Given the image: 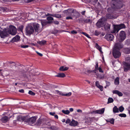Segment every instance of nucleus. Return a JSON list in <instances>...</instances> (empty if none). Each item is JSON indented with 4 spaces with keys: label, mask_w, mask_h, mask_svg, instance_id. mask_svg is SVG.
Returning <instances> with one entry per match:
<instances>
[{
    "label": "nucleus",
    "mask_w": 130,
    "mask_h": 130,
    "mask_svg": "<svg viewBox=\"0 0 130 130\" xmlns=\"http://www.w3.org/2000/svg\"><path fill=\"white\" fill-rule=\"evenodd\" d=\"M113 25V30L111 31V33H117L120 29L126 28L125 26L123 23L119 25Z\"/></svg>",
    "instance_id": "f257e3e1"
},
{
    "label": "nucleus",
    "mask_w": 130,
    "mask_h": 130,
    "mask_svg": "<svg viewBox=\"0 0 130 130\" xmlns=\"http://www.w3.org/2000/svg\"><path fill=\"white\" fill-rule=\"evenodd\" d=\"M34 32V29L32 26L28 25L25 28V33L27 35H30Z\"/></svg>",
    "instance_id": "f03ea898"
},
{
    "label": "nucleus",
    "mask_w": 130,
    "mask_h": 130,
    "mask_svg": "<svg viewBox=\"0 0 130 130\" xmlns=\"http://www.w3.org/2000/svg\"><path fill=\"white\" fill-rule=\"evenodd\" d=\"M8 30V32L9 34L13 35H15L17 33V29L16 27L12 25H10L9 28H7Z\"/></svg>",
    "instance_id": "7ed1b4c3"
},
{
    "label": "nucleus",
    "mask_w": 130,
    "mask_h": 130,
    "mask_svg": "<svg viewBox=\"0 0 130 130\" xmlns=\"http://www.w3.org/2000/svg\"><path fill=\"white\" fill-rule=\"evenodd\" d=\"M8 30L7 29H5L3 30H0V36L1 38H4L7 37L8 35Z\"/></svg>",
    "instance_id": "20e7f679"
},
{
    "label": "nucleus",
    "mask_w": 130,
    "mask_h": 130,
    "mask_svg": "<svg viewBox=\"0 0 130 130\" xmlns=\"http://www.w3.org/2000/svg\"><path fill=\"white\" fill-rule=\"evenodd\" d=\"M123 66L124 70L125 72L130 70V63L125 61H123Z\"/></svg>",
    "instance_id": "39448f33"
},
{
    "label": "nucleus",
    "mask_w": 130,
    "mask_h": 130,
    "mask_svg": "<svg viewBox=\"0 0 130 130\" xmlns=\"http://www.w3.org/2000/svg\"><path fill=\"white\" fill-rule=\"evenodd\" d=\"M126 34L125 32L123 31H121L119 34V38L120 42H122L125 39Z\"/></svg>",
    "instance_id": "423d86ee"
},
{
    "label": "nucleus",
    "mask_w": 130,
    "mask_h": 130,
    "mask_svg": "<svg viewBox=\"0 0 130 130\" xmlns=\"http://www.w3.org/2000/svg\"><path fill=\"white\" fill-rule=\"evenodd\" d=\"M120 50L113 49L112 51V55L115 58H119L121 55Z\"/></svg>",
    "instance_id": "0eeeda50"
},
{
    "label": "nucleus",
    "mask_w": 130,
    "mask_h": 130,
    "mask_svg": "<svg viewBox=\"0 0 130 130\" xmlns=\"http://www.w3.org/2000/svg\"><path fill=\"white\" fill-rule=\"evenodd\" d=\"M36 119L37 118L36 116L32 117L29 118H27L26 116V122L30 124H32L35 122Z\"/></svg>",
    "instance_id": "6e6552de"
},
{
    "label": "nucleus",
    "mask_w": 130,
    "mask_h": 130,
    "mask_svg": "<svg viewBox=\"0 0 130 130\" xmlns=\"http://www.w3.org/2000/svg\"><path fill=\"white\" fill-rule=\"evenodd\" d=\"M85 122L88 125L90 124L92 121L95 120V118L94 117L90 118L88 117H86L84 119Z\"/></svg>",
    "instance_id": "1a4fd4ad"
},
{
    "label": "nucleus",
    "mask_w": 130,
    "mask_h": 130,
    "mask_svg": "<svg viewBox=\"0 0 130 130\" xmlns=\"http://www.w3.org/2000/svg\"><path fill=\"white\" fill-rule=\"evenodd\" d=\"M123 47V46L121 43L119 42L115 44L113 49L120 50Z\"/></svg>",
    "instance_id": "9d476101"
},
{
    "label": "nucleus",
    "mask_w": 130,
    "mask_h": 130,
    "mask_svg": "<svg viewBox=\"0 0 130 130\" xmlns=\"http://www.w3.org/2000/svg\"><path fill=\"white\" fill-rule=\"evenodd\" d=\"M33 28L36 32H40L42 30L40 28V25L38 23H35L33 24Z\"/></svg>",
    "instance_id": "9b49d317"
},
{
    "label": "nucleus",
    "mask_w": 130,
    "mask_h": 130,
    "mask_svg": "<svg viewBox=\"0 0 130 130\" xmlns=\"http://www.w3.org/2000/svg\"><path fill=\"white\" fill-rule=\"evenodd\" d=\"M114 36L111 34H106L105 37V38L108 41H112L114 38Z\"/></svg>",
    "instance_id": "f8f14e48"
},
{
    "label": "nucleus",
    "mask_w": 130,
    "mask_h": 130,
    "mask_svg": "<svg viewBox=\"0 0 130 130\" xmlns=\"http://www.w3.org/2000/svg\"><path fill=\"white\" fill-rule=\"evenodd\" d=\"M96 25L97 27L99 28L102 27L104 25V22L102 18L99 20L96 23Z\"/></svg>",
    "instance_id": "ddd939ff"
},
{
    "label": "nucleus",
    "mask_w": 130,
    "mask_h": 130,
    "mask_svg": "<svg viewBox=\"0 0 130 130\" xmlns=\"http://www.w3.org/2000/svg\"><path fill=\"white\" fill-rule=\"evenodd\" d=\"M104 108H103L101 109L97 110L95 111H92L91 112V113L92 114H95L96 113L102 114L104 113Z\"/></svg>",
    "instance_id": "4468645a"
},
{
    "label": "nucleus",
    "mask_w": 130,
    "mask_h": 130,
    "mask_svg": "<svg viewBox=\"0 0 130 130\" xmlns=\"http://www.w3.org/2000/svg\"><path fill=\"white\" fill-rule=\"evenodd\" d=\"M26 116H19L17 117V120L19 121H23L26 122Z\"/></svg>",
    "instance_id": "2eb2a0df"
},
{
    "label": "nucleus",
    "mask_w": 130,
    "mask_h": 130,
    "mask_svg": "<svg viewBox=\"0 0 130 130\" xmlns=\"http://www.w3.org/2000/svg\"><path fill=\"white\" fill-rule=\"evenodd\" d=\"M110 25L108 24H106L104 26L105 31L108 32H109L110 30Z\"/></svg>",
    "instance_id": "dca6fc26"
},
{
    "label": "nucleus",
    "mask_w": 130,
    "mask_h": 130,
    "mask_svg": "<svg viewBox=\"0 0 130 130\" xmlns=\"http://www.w3.org/2000/svg\"><path fill=\"white\" fill-rule=\"evenodd\" d=\"M74 10L73 9H69L66 10H65L64 12L66 13L67 14L71 15L72 13H74Z\"/></svg>",
    "instance_id": "f3484780"
},
{
    "label": "nucleus",
    "mask_w": 130,
    "mask_h": 130,
    "mask_svg": "<svg viewBox=\"0 0 130 130\" xmlns=\"http://www.w3.org/2000/svg\"><path fill=\"white\" fill-rule=\"evenodd\" d=\"M95 86L98 88H99L101 91H102L103 90V87L102 86L100 85L98 81H96L95 82Z\"/></svg>",
    "instance_id": "a211bd4d"
},
{
    "label": "nucleus",
    "mask_w": 130,
    "mask_h": 130,
    "mask_svg": "<svg viewBox=\"0 0 130 130\" xmlns=\"http://www.w3.org/2000/svg\"><path fill=\"white\" fill-rule=\"evenodd\" d=\"M95 70H97V71L98 70L100 72L103 73L104 72L100 67L99 68L98 67V62H96Z\"/></svg>",
    "instance_id": "6ab92c4d"
},
{
    "label": "nucleus",
    "mask_w": 130,
    "mask_h": 130,
    "mask_svg": "<svg viewBox=\"0 0 130 130\" xmlns=\"http://www.w3.org/2000/svg\"><path fill=\"white\" fill-rule=\"evenodd\" d=\"M20 39V36L19 35H17L12 38V42L18 41Z\"/></svg>",
    "instance_id": "aec40b11"
},
{
    "label": "nucleus",
    "mask_w": 130,
    "mask_h": 130,
    "mask_svg": "<svg viewBox=\"0 0 130 130\" xmlns=\"http://www.w3.org/2000/svg\"><path fill=\"white\" fill-rule=\"evenodd\" d=\"M8 118L7 116H5L1 119V121L3 123H6L8 121Z\"/></svg>",
    "instance_id": "412c9836"
},
{
    "label": "nucleus",
    "mask_w": 130,
    "mask_h": 130,
    "mask_svg": "<svg viewBox=\"0 0 130 130\" xmlns=\"http://www.w3.org/2000/svg\"><path fill=\"white\" fill-rule=\"evenodd\" d=\"M113 94H115L118 95L119 96H121L123 95V94L122 93L119 91L117 90H115L113 91Z\"/></svg>",
    "instance_id": "4be33fe9"
},
{
    "label": "nucleus",
    "mask_w": 130,
    "mask_h": 130,
    "mask_svg": "<svg viewBox=\"0 0 130 130\" xmlns=\"http://www.w3.org/2000/svg\"><path fill=\"white\" fill-rule=\"evenodd\" d=\"M77 124L78 122L77 121H75L74 120H72L70 123V125L71 126H75L77 125Z\"/></svg>",
    "instance_id": "5701e85b"
},
{
    "label": "nucleus",
    "mask_w": 130,
    "mask_h": 130,
    "mask_svg": "<svg viewBox=\"0 0 130 130\" xmlns=\"http://www.w3.org/2000/svg\"><path fill=\"white\" fill-rule=\"evenodd\" d=\"M69 68L68 67L61 66L59 69V70L61 71H65L68 69Z\"/></svg>",
    "instance_id": "b1692460"
},
{
    "label": "nucleus",
    "mask_w": 130,
    "mask_h": 130,
    "mask_svg": "<svg viewBox=\"0 0 130 130\" xmlns=\"http://www.w3.org/2000/svg\"><path fill=\"white\" fill-rule=\"evenodd\" d=\"M95 47L97 49L99 50V51L101 53H103V52L102 51V47L101 46H99L98 45V44L97 43H96L95 44Z\"/></svg>",
    "instance_id": "393cba45"
},
{
    "label": "nucleus",
    "mask_w": 130,
    "mask_h": 130,
    "mask_svg": "<svg viewBox=\"0 0 130 130\" xmlns=\"http://www.w3.org/2000/svg\"><path fill=\"white\" fill-rule=\"evenodd\" d=\"M51 16L55 17L56 18L59 19L61 17V14H50Z\"/></svg>",
    "instance_id": "a878e982"
},
{
    "label": "nucleus",
    "mask_w": 130,
    "mask_h": 130,
    "mask_svg": "<svg viewBox=\"0 0 130 130\" xmlns=\"http://www.w3.org/2000/svg\"><path fill=\"white\" fill-rule=\"evenodd\" d=\"M106 17L107 19H113L114 18L112 14H107L106 15Z\"/></svg>",
    "instance_id": "bb28decb"
},
{
    "label": "nucleus",
    "mask_w": 130,
    "mask_h": 130,
    "mask_svg": "<svg viewBox=\"0 0 130 130\" xmlns=\"http://www.w3.org/2000/svg\"><path fill=\"white\" fill-rule=\"evenodd\" d=\"M46 41L44 40H43L41 41H38L37 43L41 45H43L46 44Z\"/></svg>",
    "instance_id": "cd10ccee"
},
{
    "label": "nucleus",
    "mask_w": 130,
    "mask_h": 130,
    "mask_svg": "<svg viewBox=\"0 0 130 130\" xmlns=\"http://www.w3.org/2000/svg\"><path fill=\"white\" fill-rule=\"evenodd\" d=\"M56 77L63 78L66 76L65 74L63 73H58V75L56 76Z\"/></svg>",
    "instance_id": "c85d7f7f"
},
{
    "label": "nucleus",
    "mask_w": 130,
    "mask_h": 130,
    "mask_svg": "<svg viewBox=\"0 0 130 130\" xmlns=\"http://www.w3.org/2000/svg\"><path fill=\"white\" fill-rule=\"evenodd\" d=\"M113 112L114 113L118 112H119V108H118L116 106H115L113 108Z\"/></svg>",
    "instance_id": "c756f323"
},
{
    "label": "nucleus",
    "mask_w": 130,
    "mask_h": 130,
    "mask_svg": "<svg viewBox=\"0 0 130 130\" xmlns=\"http://www.w3.org/2000/svg\"><path fill=\"white\" fill-rule=\"evenodd\" d=\"M124 53L126 54L130 53V49L128 48H125L124 50Z\"/></svg>",
    "instance_id": "7c9ffc66"
},
{
    "label": "nucleus",
    "mask_w": 130,
    "mask_h": 130,
    "mask_svg": "<svg viewBox=\"0 0 130 130\" xmlns=\"http://www.w3.org/2000/svg\"><path fill=\"white\" fill-rule=\"evenodd\" d=\"M114 83L116 85H118L119 84V78L118 77H117L115 79Z\"/></svg>",
    "instance_id": "2f4dec72"
},
{
    "label": "nucleus",
    "mask_w": 130,
    "mask_h": 130,
    "mask_svg": "<svg viewBox=\"0 0 130 130\" xmlns=\"http://www.w3.org/2000/svg\"><path fill=\"white\" fill-rule=\"evenodd\" d=\"M41 23L42 26H44L47 25L48 23L51 22L50 21L46 22L44 21H42L41 22Z\"/></svg>",
    "instance_id": "473e14b6"
},
{
    "label": "nucleus",
    "mask_w": 130,
    "mask_h": 130,
    "mask_svg": "<svg viewBox=\"0 0 130 130\" xmlns=\"http://www.w3.org/2000/svg\"><path fill=\"white\" fill-rule=\"evenodd\" d=\"M62 112L63 113L66 115H68L70 113V111L68 110H62Z\"/></svg>",
    "instance_id": "72a5a7b5"
},
{
    "label": "nucleus",
    "mask_w": 130,
    "mask_h": 130,
    "mask_svg": "<svg viewBox=\"0 0 130 130\" xmlns=\"http://www.w3.org/2000/svg\"><path fill=\"white\" fill-rule=\"evenodd\" d=\"M113 99L111 98H109L108 99L107 104L112 103L113 101Z\"/></svg>",
    "instance_id": "f704fd0d"
},
{
    "label": "nucleus",
    "mask_w": 130,
    "mask_h": 130,
    "mask_svg": "<svg viewBox=\"0 0 130 130\" xmlns=\"http://www.w3.org/2000/svg\"><path fill=\"white\" fill-rule=\"evenodd\" d=\"M84 22L86 23H92V21L88 19H86L84 20Z\"/></svg>",
    "instance_id": "c9c22d12"
},
{
    "label": "nucleus",
    "mask_w": 130,
    "mask_h": 130,
    "mask_svg": "<svg viewBox=\"0 0 130 130\" xmlns=\"http://www.w3.org/2000/svg\"><path fill=\"white\" fill-rule=\"evenodd\" d=\"M48 128L51 129L52 130H57L58 128H57L56 127L54 126H52L49 127Z\"/></svg>",
    "instance_id": "e433bc0d"
},
{
    "label": "nucleus",
    "mask_w": 130,
    "mask_h": 130,
    "mask_svg": "<svg viewBox=\"0 0 130 130\" xmlns=\"http://www.w3.org/2000/svg\"><path fill=\"white\" fill-rule=\"evenodd\" d=\"M55 91L58 94L63 96V93H62V92L59 91L58 90H56Z\"/></svg>",
    "instance_id": "4c0bfd02"
},
{
    "label": "nucleus",
    "mask_w": 130,
    "mask_h": 130,
    "mask_svg": "<svg viewBox=\"0 0 130 130\" xmlns=\"http://www.w3.org/2000/svg\"><path fill=\"white\" fill-rule=\"evenodd\" d=\"M81 33L82 34L84 35L86 37H87L88 38H90V39H91V37L90 36H89V35L88 34L84 32H82Z\"/></svg>",
    "instance_id": "58836bf2"
},
{
    "label": "nucleus",
    "mask_w": 130,
    "mask_h": 130,
    "mask_svg": "<svg viewBox=\"0 0 130 130\" xmlns=\"http://www.w3.org/2000/svg\"><path fill=\"white\" fill-rule=\"evenodd\" d=\"M23 26L22 25L20 26L18 28V29L19 30L21 31V32H22L23 30Z\"/></svg>",
    "instance_id": "ea45409f"
},
{
    "label": "nucleus",
    "mask_w": 130,
    "mask_h": 130,
    "mask_svg": "<svg viewBox=\"0 0 130 130\" xmlns=\"http://www.w3.org/2000/svg\"><path fill=\"white\" fill-rule=\"evenodd\" d=\"M125 62L130 63V57H128L125 58Z\"/></svg>",
    "instance_id": "a19ab883"
},
{
    "label": "nucleus",
    "mask_w": 130,
    "mask_h": 130,
    "mask_svg": "<svg viewBox=\"0 0 130 130\" xmlns=\"http://www.w3.org/2000/svg\"><path fill=\"white\" fill-rule=\"evenodd\" d=\"M124 108L122 106H121L119 107V110L120 112H122L124 110Z\"/></svg>",
    "instance_id": "79ce46f5"
},
{
    "label": "nucleus",
    "mask_w": 130,
    "mask_h": 130,
    "mask_svg": "<svg viewBox=\"0 0 130 130\" xmlns=\"http://www.w3.org/2000/svg\"><path fill=\"white\" fill-rule=\"evenodd\" d=\"M118 115L121 117H126V115L124 113H121Z\"/></svg>",
    "instance_id": "37998d69"
},
{
    "label": "nucleus",
    "mask_w": 130,
    "mask_h": 130,
    "mask_svg": "<svg viewBox=\"0 0 130 130\" xmlns=\"http://www.w3.org/2000/svg\"><path fill=\"white\" fill-rule=\"evenodd\" d=\"M72 94V93L71 92H69L68 93H66V94H63V96H70Z\"/></svg>",
    "instance_id": "c03bdc74"
},
{
    "label": "nucleus",
    "mask_w": 130,
    "mask_h": 130,
    "mask_svg": "<svg viewBox=\"0 0 130 130\" xmlns=\"http://www.w3.org/2000/svg\"><path fill=\"white\" fill-rule=\"evenodd\" d=\"M42 122V120L39 118L37 121V124L38 125H40L41 124Z\"/></svg>",
    "instance_id": "a18cd8bd"
},
{
    "label": "nucleus",
    "mask_w": 130,
    "mask_h": 130,
    "mask_svg": "<svg viewBox=\"0 0 130 130\" xmlns=\"http://www.w3.org/2000/svg\"><path fill=\"white\" fill-rule=\"evenodd\" d=\"M73 15L74 16H77L79 14V13L77 12H74V13H73Z\"/></svg>",
    "instance_id": "49530a36"
},
{
    "label": "nucleus",
    "mask_w": 130,
    "mask_h": 130,
    "mask_svg": "<svg viewBox=\"0 0 130 130\" xmlns=\"http://www.w3.org/2000/svg\"><path fill=\"white\" fill-rule=\"evenodd\" d=\"M108 122L111 124H113L114 122V119L113 118L111 119Z\"/></svg>",
    "instance_id": "de8ad7c7"
},
{
    "label": "nucleus",
    "mask_w": 130,
    "mask_h": 130,
    "mask_svg": "<svg viewBox=\"0 0 130 130\" xmlns=\"http://www.w3.org/2000/svg\"><path fill=\"white\" fill-rule=\"evenodd\" d=\"M28 93L32 95H35V93L32 92V91L31 90H29V91Z\"/></svg>",
    "instance_id": "09e8293b"
},
{
    "label": "nucleus",
    "mask_w": 130,
    "mask_h": 130,
    "mask_svg": "<svg viewBox=\"0 0 130 130\" xmlns=\"http://www.w3.org/2000/svg\"><path fill=\"white\" fill-rule=\"evenodd\" d=\"M29 46L28 45H20V46L22 48H26L28 47Z\"/></svg>",
    "instance_id": "8fccbe9b"
},
{
    "label": "nucleus",
    "mask_w": 130,
    "mask_h": 130,
    "mask_svg": "<svg viewBox=\"0 0 130 130\" xmlns=\"http://www.w3.org/2000/svg\"><path fill=\"white\" fill-rule=\"evenodd\" d=\"M47 20L48 21L52 20L54 19L53 18L51 17H47Z\"/></svg>",
    "instance_id": "3c124183"
},
{
    "label": "nucleus",
    "mask_w": 130,
    "mask_h": 130,
    "mask_svg": "<svg viewBox=\"0 0 130 130\" xmlns=\"http://www.w3.org/2000/svg\"><path fill=\"white\" fill-rule=\"evenodd\" d=\"M100 34V32H98L97 30H95V34L96 36H98Z\"/></svg>",
    "instance_id": "603ef678"
},
{
    "label": "nucleus",
    "mask_w": 130,
    "mask_h": 130,
    "mask_svg": "<svg viewBox=\"0 0 130 130\" xmlns=\"http://www.w3.org/2000/svg\"><path fill=\"white\" fill-rule=\"evenodd\" d=\"M9 63H10V64H11V63H14L15 64H13V65H10V66L11 67V68H12V66H15L16 65V64H15V63L14 62H13V61H10L9 62Z\"/></svg>",
    "instance_id": "864d4df0"
},
{
    "label": "nucleus",
    "mask_w": 130,
    "mask_h": 130,
    "mask_svg": "<svg viewBox=\"0 0 130 130\" xmlns=\"http://www.w3.org/2000/svg\"><path fill=\"white\" fill-rule=\"evenodd\" d=\"M106 86L108 87L110 85V82L106 81Z\"/></svg>",
    "instance_id": "5fc2aeb1"
},
{
    "label": "nucleus",
    "mask_w": 130,
    "mask_h": 130,
    "mask_svg": "<svg viewBox=\"0 0 130 130\" xmlns=\"http://www.w3.org/2000/svg\"><path fill=\"white\" fill-rule=\"evenodd\" d=\"M71 120L69 119H68L66 121V124H69L70 123Z\"/></svg>",
    "instance_id": "6e6d98bb"
},
{
    "label": "nucleus",
    "mask_w": 130,
    "mask_h": 130,
    "mask_svg": "<svg viewBox=\"0 0 130 130\" xmlns=\"http://www.w3.org/2000/svg\"><path fill=\"white\" fill-rule=\"evenodd\" d=\"M53 22L55 24H56V25H58L59 24V22L58 21H54L53 22Z\"/></svg>",
    "instance_id": "4d7b16f0"
},
{
    "label": "nucleus",
    "mask_w": 130,
    "mask_h": 130,
    "mask_svg": "<svg viewBox=\"0 0 130 130\" xmlns=\"http://www.w3.org/2000/svg\"><path fill=\"white\" fill-rule=\"evenodd\" d=\"M77 33V32L76 31L74 30H73L71 31V33L73 34H76Z\"/></svg>",
    "instance_id": "13d9d810"
},
{
    "label": "nucleus",
    "mask_w": 130,
    "mask_h": 130,
    "mask_svg": "<svg viewBox=\"0 0 130 130\" xmlns=\"http://www.w3.org/2000/svg\"><path fill=\"white\" fill-rule=\"evenodd\" d=\"M112 9L110 8H107V11L109 13L111 12V10H112Z\"/></svg>",
    "instance_id": "bf43d9fd"
},
{
    "label": "nucleus",
    "mask_w": 130,
    "mask_h": 130,
    "mask_svg": "<svg viewBox=\"0 0 130 130\" xmlns=\"http://www.w3.org/2000/svg\"><path fill=\"white\" fill-rule=\"evenodd\" d=\"M66 19L67 20H69V19L72 20L73 19V18L71 17H66Z\"/></svg>",
    "instance_id": "052dcab7"
},
{
    "label": "nucleus",
    "mask_w": 130,
    "mask_h": 130,
    "mask_svg": "<svg viewBox=\"0 0 130 130\" xmlns=\"http://www.w3.org/2000/svg\"><path fill=\"white\" fill-rule=\"evenodd\" d=\"M55 112H50L49 114L52 116H54L55 115Z\"/></svg>",
    "instance_id": "680f3d73"
},
{
    "label": "nucleus",
    "mask_w": 130,
    "mask_h": 130,
    "mask_svg": "<svg viewBox=\"0 0 130 130\" xmlns=\"http://www.w3.org/2000/svg\"><path fill=\"white\" fill-rule=\"evenodd\" d=\"M36 52L37 53L39 56H43V55L42 54L39 53L38 52Z\"/></svg>",
    "instance_id": "e2e57ef3"
},
{
    "label": "nucleus",
    "mask_w": 130,
    "mask_h": 130,
    "mask_svg": "<svg viewBox=\"0 0 130 130\" xmlns=\"http://www.w3.org/2000/svg\"><path fill=\"white\" fill-rule=\"evenodd\" d=\"M19 92L21 93H24V90L23 89L19 90Z\"/></svg>",
    "instance_id": "0e129e2a"
},
{
    "label": "nucleus",
    "mask_w": 130,
    "mask_h": 130,
    "mask_svg": "<svg viewBox=\"0 0 130 130\" xmlns=\"http://www.w3.org/2000/svg\"><path fill=\"white\" fill-rule=\"evenodd\" d=\"M54 117L55 118H56L57 119H58V115H55Z\"/></svg>",
    "instance_id": "69168bd1"
},
{
    "label": "nucleus",
    "mask_w": 130,
    "mask_h": 130,
    "mask_svg": "<svg viewBox=\"0 0 130 130\" xmlns=\"http://www.w3.org/2000/svg\"><path fill=\"white\" fill-rule=\"evenodd\" d=\"M70 111L72 112L73 110V109L72 108H71L69 109Z\"/></svg>",
    "instance_id": "338daca9"
},
{
    "label": "nucleus",
    "mask_w": 130,
    "mask_h": 130,
    "mask_svg": "<svg viewBox=\"0 0 130 130\" xmlns=\"http://www.w3.org/2000/svg\"><path fill=\"white\" fill-rule=\"evenodd\" d=\"M87 72L89 74H90L92 72V71L90 70H88L87 71Z\"/></svg>",
    "instance_id": "774afa93"
}]
</instances>
